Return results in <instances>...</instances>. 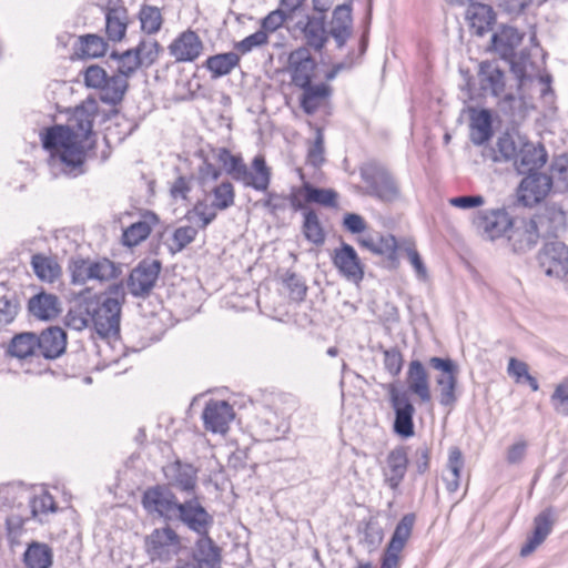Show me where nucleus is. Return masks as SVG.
<instances>
[{
	"mask_svg": "<svg viewBox=\"0 0 568 568\" xmlns=\"http://www.w3.org/2000/svg\"><path fill=\"white\" fill-rule=\"evenodd\" d=\"M99 114V102L87 98L75 106L65 125L45 130L42 144L50 151L51 162L69 176L84 173L87 141L93 134V122Z\"/></svg>",
	"mask_w": 568,
	"mask_h": 568,
	"instance_id": "nucleus-1",
	"label": "nucleus"
},
{
	"mask_svg": "<svg viewBox=\"0 0 568 568\" xmlns=\"http://www.w3.org/2000/svg\"><path fill=\"white\" fill-rule=\"evenodd\" d=\"M524 33L513 27L505 26L491 37L494 50L505 60L509 61L511 72L518 81L519 90H524L529 83L538 80L545 82V78L538 73L537 68L530 61L529 55L521 54L515 60V49L521 43Z\"/></svg>",
	"mask_w": 568,
	"mask_h": 568,
	"instance_id": "nucleus-2",
	"label": "nucleus"
},
{
	"mask_svg": "<svg viewBox=\"0 0 568 568\" xmlns=\"http://www.w3.org/2000/svg\"><path fill=\"white\" fill-rule=\"evenodd\" d=\"M124 288L122 284H112L108 296L102 301L90 298L91 324L103 338H116L120 334Z\"/></svg>",
	"mask_w": 568,
	"mask_h": 568,
	"instance_id": "nucleus-3",
	"label": "nucleus"
},
{
	"mask_svg": "<svg viewBox=\"0 0 568 568\" xmlns=\"http://www.w3.org/2000/svg\"><path fill=\"white\" fill-rule=\"evenodd\" d=\"M217 160L224 166L225 172L235 181L246 187L265 192L271 183V169L266 165L262 155H256L252 161L251 171L240 155L232 154L227 149H219Z\"/></svg>",
	"mask_w": 568,
	"mask_h": 568,
	"instance_id": "nucleus-4",
	"label": "nucleus"
},
{
	"mask_svg": "<svg viewBox=\"0 0 568 568\" xmlns=\"http://www.w3.org/2000/svg\"><path fill=\"white\" fill-rule=\"evenodd\" d=\"M206 199H211V203L206 201H197L192 210L186 214V219L196 224L199 229H205L217 215V211H225L234 205L235 191L230 181H222L205 190Z\"/></svg>",
	"mask_w": 568,
	"mask_h": 568,
	"instance_id": "nucleus-5",
	"label": "nucleus"
},
{
	"mask_svg": "<svg viewBox=\"0 0 568 568\" xmlns=\"http://www.w3.org/2000/svg\"><path fill=\"white\" fill-rule=\"evenodd\" d=\"M361 178L366 193L382 202H394L400 196V189L392 173L381 163L371 161L361 168Z\"/></svg>",
	"mask_w": 568,
	"mask_h": 568,
	"instance_id": "nucleus-6",
	"label": "nucleus"
},
{
	"mask_svg": "<svg viewBox=\"0 0 568 568\" xmlns=\"http://www.w3.org/2000/svg\"><path fill=\"white\" fill-rule=\"evenodd\" d=\"M69 270L71 272V282L74 285H84L89 281L106 282L116 276V267L108 258H72Z\"/></svg>",
	"mask_w": 568,
	"mask_h": 568,
	"instance_id": "nucleus-7",
	"label": "nucleus"
},
{
	"mask_svg": "<svg viewBox=\"0 0 568 568\" xmlns=\"http://www.w3.org/2000/svg\"><path fill=\"white\" fill-rule=\"evenodd\" d=\"M389 403L395 413L394 432L404 438L414 435L415 407L406 390L398 389L394 384L387 386Z\"/></svg>",
	"mask_w": 568,
	"mask_h": 568,
	"instance_id": "nucleus-8",
	"label": "nucleus"
},
{
	"mask_svg": "<svg viewBox=\"0 0 568 568\" xmlns=\"http://www.w3.org/2000/svg\"><path fill=\"white\" fill-rule=\"evenodd\" d=\"M174 520L181 521L196 534H207L213 525V517L203 507L196 494H192L191 498L184 501H179Z\"/></svg>",
	"mask_w": 568,
	"mask_h": 568,
	"instance_id": "nucleus-9",
	"label": "nucleus"
},
{
	"mask_svg": "<svg viewBox=\"0 0 568 568\" xmlns=\"http://www.w3.org/2000/svg\"><path fill=\"white\" fill-rule=\"evenodd\" d=\"M179 499L166 485H156L148 488L142 496V506L151 515L165 520H174Z\"/></svg>",
	"mask_w": 568,
	"mask_h": 568,
	"instance_id": "nucleus-10",
	"label": "nucleus"
},
{
	"mask_svg": "<svg viewBox=\"0 0 568 568\" xmlns=\"http://www.w3.org/2000/svg\"><path fill=\"white\" fill-rule=\"evenodd\" d=\"M429 365L442 375L436 378L439 388V403L445 407H453L457 402L455 394L457 386L458 367L450 358L430 357Z\"/></svg>",
	"mask_w": 568,
	"mask_h": 568,
	"instance_id": "nucleus-11",
	"label": "nucleus"
},
{
	"mask_svg": "<svg viewBox=\"0 0 568 568\" xmlns=\"http://www.w3.org/2000/svg\"><path fill=\"white\" fill-rule=\"evenodd\" d=\"M414 524V514H407L398 521L385 549L379 568H399L400 552L412 536Z\"/></svg>",
	"mask_w": 568,
	"mask_h": 568,
	"instance_id": "nucleus-12",
	"label": "nucleus"
},
{
	"mask_svg": "<svg viewBox=\"0 0 568 568\" xmlns=\"http://www.w3.org/2000/svg\"><path fill=\"white\" fill-rule=\"evenodd\" d=\"M538 262L547 276L564 278L568 274V247L562 242H548L538 253Z\"/></svg>",
	"mask_w": 568,
	"mask_h": 568,
	"instance_id": "nucleus-13",
	"label": "nucleus"
},
{
	"mask_svg": "<svg viewBox=\"0 0 568 568\" xmlns=\"http://www.w3.org/2000/svg\"><path fill=\"white\" fill-rule=\"evenodd\" d=\"M331 257L333 265L347 281L359 283L364 278L365 265L351 244L342 242Z\"/></svg>",
	"mask_w": 568,
	"mask_h": 568,
	"instance_id": "nucleus-14",
	"label": "nucleus"
},
{
	"mask_svg": "<svg viewBox=\"0 0 568 568\" xmlns=\"http://www.w3.org/2000/svg\"><path fill=\"white\" fill-rule=\"evenodd\" d=\"M474 225L485 240L494 241L513 226V221L505 209H493L479 212Z\"/></svg>",
	"mask_w": 568,
	"mask_h": 568,
	"instance_id": "nucleus-15",
	"label": "nucleus"
},
{
	"mask_svg": "<svg viewBox=\"0 0 568 568\" xmlns=\"http://www.w3.org/2000/svg\"><path fill=\"white\" fill-rule=\"evenodd\" d=\"M552 189V178L546 173L536 172L526 175L517 190L518 201L527 206L532 207L540 203Z\"/></svg>",
	"mask_w": 568,
	"mask_h": 568,
	"instance_id": "nucleus-16",
	"label": "nucleus"
},
{
	"mask_svg": "<svg viewBox=\"0 0 568 568\" xmlns=\"http://www.w3.org/2000/svg\"><path fill=\"white\" fill-rule=\"evenodd\" d=\"M146 550L152 560L168 561L180 548V537L170 527L154 529L146 538Z\"/></svg>",
	"mask_w": 568,
	"mask_h": 568,
	"instance_id": "nucleus-17",
	"label": "nucleus"
},
{
	"mask_svg": "<svg viewBox=\"0 0 568 568\" xmlns=\"http://www.w3.org/2000/svg\"><path fill=\"white\" fill-rule=\"evenodd\" d=\"M163 474L170 488H176L187 495L195 494L197 468L192 464L176 459L163 467Z\"/></svg>",
	"mask_w": 568,
	"mask_h": 568,
	"instance_id": "nucleus-18",
	"label": "nucleus"
},
{
	"mask_svg": "<svg viewBox=\"0 0 568 568\" xmlns=\"http://www.w3.org/2000/svg\"><path fill=\"white\" fill-rule=\"evenodd\" d=\"M161 270L158 260L142 261L134 267L128 278L126 286L133 296H144L153 288Z\"/></svg>",
	"mask_w": 568,
	"mask_h": 568,
	"instance_id": "nucleus-19",
	"label": "nucleus"
},
{
	"mask_svg": "<svg viewBox=\"0 0 568 568\" xmlns=\"http://www.w3.org/2000/svg\"><path fill=\"white\" fill-rule=\"evenodd\" d=\"M315 68L316 62L308 49L298 48L290 53L286 71L294 85L307 87L312 81Z\"/></svg>",
	"mask_w": 568,
	"mask_h": 568,
	"instance_id": "nucleus-20",
	"label": "nucleus"
},
{
	"mask_svg": "<svg viewBox=\"0 0 568 568\" xmlns=\"http://www.w3.org/2000/svg\"><path fill=\"white\" fill-rule=\"evenodd\" d=\"M233 418V407L224 400H210L202 413L205 429L214 434H225Z\"/></svg>",
	"mask_w": 568,
	"mask_h": 568,
	"instance_id": "nucleus-21",
	"label": "nucleus"
},
{
	"mask_svg": "<svg viewBox=\"0 0 568 568\" xmlns=\"http://www.w3.org/2000/svg\"><path fill=\"white\" fill-rule=\"evenodd\" d=\"M547 162V152L540 144L520 142V148L513 165L518 174L538 172Z\"/></svg>",
	"mask_w": 568,
	"mask_h": 568,
	"instance_id": "nucleus-22",
	"label": "nucleus"
},
{
	"mask_svg": "<svg viewBox=\"0 0 568 568\" xmlns=\"http://www.w3.org/2000/svg\"><path fill=\"white\" fill-rule=\"evenodd\" d=\"M168 49L176 62H192L201 55L203 42L194 31L186 30L175 38Z\"/></svg>",
	"mask_w": 568,
	"mask_h": 568,
	"instance_id": "nucleus-23",
	"label": "nucleus"
},
{
	"mask_svg": "<svg viewBox=\"0 0 568 568\" xmlns=\"http://www.w3.org/2000/svg\"><path fill=\"white\" fill-rule=\"evenodd\" d=\"M408 466V454L405 446H397L386 457V465L383 469L384 480L392 488L396 489L403 481Z\"/></svg>",
	"mask_w": 568,
	"mask_h": 568,
	"instance_id": "nucleus-24",
	"label": "nucleus"
},
{
	"mask_svg": "<svg viewBox=\"0 0 568 568\" xmlns=\"http://www.w3.org/2000/svg\"><path fill=\"white\" fill-rule=\"evenodd\" d=\"M555 524V516L550 508L542 510L534 519L532 534L527 538L520 549V556L527 557L531 555L551 532Z\"/></svg>",
	"mask_w": 568,
	"mask_h": 568,
	"instance_id": "nucleus-25",
	"label": "nucleus"
},
{
	"mask_svg": "<svg viewBox=\"0 0 568 568\" xmlns=\"http://www.w3.org/2000/svg\"><path fill=\"white\" fill-rule=\"evenodd\" d=\"M540 237V229L535 219L524 220L516 225L508 236L513 250L525 253L536 246Z\"/></svg>",
	"mask_w": 568,
	"mask_h": 568,
	"instance_id": "nucleus-26",
	"label": "nucleus"
},
{
	"mask_svg": "<svg viewBox=\"0 0 568 568\" xmlns=\"http://www.w3.org/2000/svg\"><path fill=\"white\" fill-rule=\"evenodd\" d=\"M478 79L485 94L498 97L505 89V75L497 62L483 61L479 64Z\"/></svg>",
	"mask_w": 568,
	"mask_h": 568,
	"instance_id": "nucleus-27",
	"label": "nucleus"
},
{
	"mask_svg": "<svg viewBox=\"0 0 568 568\" xmlns=\"http://www.w3.org/2000/svg\"><path fill=\"white\" fill-rule=\"evenodd\" d=\"M408 392L416 395L420 403H428L432 399L429 376L419 361H412L407 371Z\"/></svg>",
	"mask_w": 568,
	"mask_h": 568,
	"instance_id": "nucleus-28",
	"label": "nucleus"
},
{
	"mask_svg": "<svg viewBox=\"0 0 568 568\" xmlns=\"http://www.w3.org/2000/svg\"><path fill=\"white\" fill-rule=\"evenodd\" d=\"M201 537L195 542L193 562L200 568H221V550L207 534H199Z\"/></svg>",
	"mask_w": 568,
	"mask_h": 568,
	"instance_id": "nucleus-29",
	"label": "nucleus"
},
{
	"mask_svg": "<svg viewBox=\"0 0 568 568\" xmlns=\"http://www.w3.org/2000/svg\"><path fill=\"white\" fill-rule=\"evenodd\" d=\"M38 339V353L45 358H57L64 351L67 346V335L60 327H50L43 331Z\"/></svg>",
	"mask_w": 568,
	"mask_h": 568,
	"instance_id": "nucleus-30",
	"label": "nucleus"
},
{
	"mask_svg": "<svg viewBox=\"0 0 568 568\" xmlns=\"http://www.w3.org/2000/svg\"><path fill=\"white\" fill-rule=\"evenodd\" d=\"M466 19L475 34L484 36L491 29L496 16L490 6L483 2H475L468 6Z\"/></svg>",
	"mask_w": 568,
	"mask_h": 568,
	"instance_id": "nucleus-31",
	"label": "nucleus"
},
{
	"mask_svg": "<svg viewBox=\"0 0 568 568\" xmlns=\"http://www.w3.org/2000/svg\"><path fill=\"white\" fill-rule=\"evenodd\" d=\"M256 429L263 439L275 440L283 437L288 429V424L276 412L266 409L257 416Z\"/></svg>",
	"mask_w": 568,
	"mask_h": 568,
	"instance_id": "nucleus-32",
	"label": "nucleus"
},
{
	"mask_svg": "<svg viewBox=\"0 0 568 568\" xmlns=\"http://www.w3.org/2000/svg\"><path fill=\"white\" fill-rule=\"evenodd\" d=\"M352 33V10L347 4L338 6L333 11L329 34L338 48H342Z\"/></svg>",
	"mask_w": 568,
	"mask_h": 568,
	"instance_id": "nucleus-33",
	"label": "nucleus"
},
{
	"mask_svg": "<svg viewBox=\"0 0 568 568\" xmlns=\"http://www.w3.org/2000/svg\"><path fill=\"white\" fill-rule=\"evenodd\" d=\"M28 310L34 317L50 321L59 315L61 307L55 295L41 292L29 300Z\"/></svg>",
	"mask_w": 568,
	"mask_h": 568,
	"instance_id": "nucleus-34",
	"label": "nucleus"
},
{
	"mask_svg": "<svg viewBox=\"0 0 568 568\" xmlns=\"http://www.w3.org/2000/svg\"><path fill=\"white\" fill-rule=\"evenodd\" d=\"M539 229H544L548 236H558L566 227V213L561 206L549 204L536 219Z\"/></svg>",
	"mask_w": 568,
	"mask_h": 568,
	"instance_id": "nucleus-35",
	"label": "nucleus"
},
{
	"mask_svg": "<svg viewBox=\"0 0 568 568\" xmlns=\"http://www.w3.org/2000/svg\"><path fill=\"white\" fill-rule=\"evenodd\" d=\"M158 223L154 213L148 212L143 219L132 223L123 231L122 243L125 246L133 247L144 241L151 233L152 226Z\"/></svg>",
	"mask_w": 568,
	"mask_h": 568,
	"instance_id": "nucleus-36",
	"label": "nucleus"
},
{
	"mask_svg": "<svg viewBox=\"0 0 568 568\" xmlns=\"http://www.w3.org/2000/svg\"><path fill=\"white\" fill-rule=\"evenodd\" d=\"M357 243L373 254L385 255L390 258L394 257L397 248V241L390 234H367L358 237Z\"/></svg>",
	"mask_w": 568,
	"mask_h": 568,
	"instance_id": "nucleus-37",
	"label": "nucleus"
},
{
	"mask_svg": "<svg viewBox=\"0 0 568 568\" xmlns=\"http://www.w3.org/2000/svg\"><path fill=\"white\" fill-rule=\"evenodd\" d=\"M129 83L125 77L121 74H113L106 77L105 83L102 84L100 90V100L110 105L119 104L128 90Z\"/></svg>",
	"mask_w": 568,
	"mask_h": 568,
	"instance_id": "nucleus-38",
	"label": "nucleus"
},
{
	"mask_svg": "<svg viewBox=\"0 0 568 568\" xmlns=\"http://www.w3.org/2000/svg\"><path fill=\"white\" fill-rule=\"evenodd\" d=\"M240 55L236 52H225L211 55L204 67L211 72L212 79L230 74L240 64Z\"/></svg>",
	"mask_w": 568,
	"mask_h": 568,
	"instance_id": "nucleus-39",
	"label": "nucleus"
},
{
	"mask_svg": "<svg viewBox=\"0 0 568 568\" xmlns=\"http://www.w3.org/2000/svg\"><path fill=\"white\" fill-rule=\"evenodd\" d=\"M146 49V44H140L135 50H126L119 57V67L118 74L125 77H130L142 63H151L153 61V57H151L152 51L148 53L146 57H142V53Z\"/></svg>",
	"mask_w": 568,
	"mask_h": 568,
	"instance_id": "nucleus-40",
	"label": "nucleus"
},
{
	"mask_svg": "<svg viewBox=\"0 0 568 568\" xmlns=\"http://www.w3.org/2000/svg\"><path fill=\"white\" fill-rule=\"evenodd\" d=\"M27 568H50L53 562L52 549L43 542H31L23 554Z\"/></svg>",
	"mask_w": 568,
	"mask_h": 568,
	"instance_id": "nucleus-41",
	"label": "nucleus"
},
{
	"mask_svg": "<svg viewBox=\"0 0 568 568\" xmlns=\"http://www.w3.org/2000/svg\"><path fill=\"white\" fill-rule=\"evenodd\" d=\"M301 89H303L301 106L307 114H313L332 91L331 87L324 83L315 85L310 83L307 87H301Z\"/></svg>",
	"mask_w": 568,
	"mask_h": 568,
	"instance_id": "nucleus-42",
	"label": "nucleus"
},
{
	"mask_svg": "<svg viewBox=\"0 0 568 568\" xmlns=\"http://www.w3.org/2000/svg\"><path fill=\"white\" fill-rule=\"evenodd\" d=\"M38 352V339L34 333H20L16 335L9 346L8 353L19 359L28 358Z\"/></svg>",
	"mask_w": 568,
	"mask_h": 568,
	"instance_id": "nucleus-43",
	"label": "nucleus"
},
{
	"mask_svg": "<svg viewBox=\"0 0 568 568\" xmlns=\"http://www.w3.org/2000/svg\"><path fill=\"white\" fill-rule=\"evenodd\" d=\"M128 12L125 8H113L105 12V31L110 40L120 41L126 31Z\"/></svg>",
	"mask_w": 568,
	"mask_h": 568,
	"instance_id": "nucleus-44",
	"label": "nucleus"
},
{
	"mask_svg": "<svg viewBox=\"0 0 568 568\" xmlns=\"http://www.w3.org/2000/svg\"><path fill=\"white\" fill-rule=\"evenodd\" d=\"M471 141L479 145L488 141L491 136V116L488 110H480L471 115L470 122Z\"/></svg>",
	"mask_w": 568,
	"mask_h": 568,
	"instance_id": "nucleus-45",
	"label": "nucleus"
},
{
	"mask_svg": "<svg viewBox=\"0 0 568 568\" xmlns=\"http://www.w3.org/2000/svg\"><path fill=\"white\" fill-rule=\"evenodd\" d=\"M303 217L302 231L305 239L314 245H323L326 234L317 213L307 209L303 212Z\"/></svg>",
	"mask_w": 568,
	"mask_h": 568,
	"instance_id": "nucleus-46",
	"label": "nucleus"
},
{
	"mask_svg": "<svg viewBox=\"0 0 568 568\" xmlns=\"http://www.w3.org/2000/svg\"><path fill=\"white\" fill-rule=\"evenodd\" d=\"M298 193H303L307 203H316L327 207L337 206L338 194L332 189H318L305 182Z\"/></svg>",
	"mask_w": 568,
	"mask_h": 568,
	"instance_id": "nucleus-47",
	"label": "nucleus"
},
{
	"mask_svg": "<svg viewBox=\"0 0 568 568\" xmlns=\"http://www.w3.org/2000/svg\"><path fill=\"white\" fill-rule=\"evenodd\" d=\"M90 300H84L69 310L64 324L74 331H82L91 324Z\"/></svg>",
	"mask_w": 568,
	"mask_h": 568,
	"instance_id": "nucleus-48",
	"label": "nucleus"
},
{
	"mask_svg": "<svg viewBox=\"0 0 568 568\" xmlns=\"http://www.w3.org/2000/svg\"><path fill=\"white\" fill-rule=\"evenodd\" d=\"M106 44L103 39L95 34H87L78 39L75 54L79 58H99L104 54Z\"/></svg>",
	"mask_w": 568,
	"mask_h": 568,
	"instance_id": "nucleus-49",
	"label": "nucleus"
},
{
	"mask_svg": "<svg viewBox=\"0 0 568 568\" xmlns=\"http://www.w3.org/2000/svg\"><path fill=\"white\" fill-rule=\"evenodd\" d=\"M303 33L310 47L321 50L327 41L324 21L320 18H310L304 26Z\"/></svg>",
	"mask_w": 568,
	"mask_h": 568,
	"instance_id": "nucleus-50",
	"label": "nucleus"
},
{
	"mask_svg": "<svg viewBox=\"0 0 568 568\" xmlns=\"http://www.w3.org/2000/svg\"><path fill=\"white\" fill-rule=\"evenodd\" d=\"M520 142H516L509 134L500 136L497 141L496 149L491 150V159L494 162H511L516 160Z\"/></svg>",
	"mask_w": 568,
	"mask_h": 568,
	"instance_id": "nucleus-51",
	"label": "nucleus"
},
{
	"mask_svg": "<svg viewBox=\"0 0 568 568\" xmlns=\"http://www.w3.org/2000/svg\"><path fill=\"white\" fill-rule=\"evenodd\" d=\"M37 276L41 280L52 282L59 275V267L51 260L42 255H34L31 261Z\"/></svg>",
	"mask_w": 568,
	"mask_h": 568,
	"instance_id": "nucleus-52",
	"label": "nucleus"
},
{
	"mask_svg": "<svg viewBox=\"0 0 568 568\" xmlns=\"http://www.w3.org/2000/svg\"><path fill=\"white\" fill-rule=\"evenodd\" d=\"M140 21L142 30L152 34L160 30L162 16L156 7L144 6L140 11Z\"/></svg>",
	"mask_w": 568,
	"mask_h": 568,
	"instance_id": "nucleus-53",
	"label": "nucleus"
},
{
	"mask_svg": "<svg viewBox=\"0 0 568 568\" xmlns=\"http://www.w3.org/2000/svg\"><path fill=\"white\" fill-rule=\"evenodd\" d=\"M324 134L321 129H316L314 141L308 144L307 163L314 168H320L325 162Z\"/></svg>",
	"mask_w": 568,
	"mask_h": 568,
	"instance_id": "nucleus-54",
	"label": "nucleus"
},
{
	"mask_svg": "<svg viewBox=\"0 0 568 568\" xmlns=\"http://www.w3.org/2000/svg\"><path fill=\"white\" fill-rule=\"evenodd\" d=\"M552 186L558 192L568 191V160L558 159L551 165Z\"/></svg>",
	"mask_w": 568,
	"mask_h": 568,
	"instance_id": "nucleus-55",
	"label": "nucleus"
},
{
	"mask_svg": "<svg viewBox=\"0 0 568 568\" xmlns=\"http://www.w3.org/2000/svg\"><path fill=\"white\" fill-rule=\"evenodd\" d=\"M550 400L556 413L568 416V377L557 384Z\"/></svg>",
	"mask_w": 568,
	"mask_h": 568,
	"instance_id": "nucleus-56",
	"label": "nucleus"
},
{
	"mask_svg": "<svg viewBox=\"0 0 568 568\" xmlns=\"http://www.w3.org/2000/svg\"><path fill=\"white\" fill-rule=\"evenodd\" d=\"M197 234V229L185 225L178 227L172 235V252H180L192 243Z\"/></svg>",
	"mask_w": 568,
	"mask_h": 568,
	"instance_id": "nucleus-57",
	"label": "nucleus"
},
{
	"mask_svg": "<svg viewBox=\"0 0 568 568\" xmlns=\"http://www.w3.org/2000/svg\"><path fill=\"white\" fill-rule=\"evenodd\" d=\"M268 41V36L265 31L257 30L253 34L244 38L243 40L235 43L234 48L242 54L251 52L254 48L262 47Z\"/></svg>",
	"mask_w": 568,
	"mask_h": 568,
	"instance_id": "nucleus-58",
	"label": "nucleus"
},
{
	"mask_svg": "<svg viewBox=\"0 0 568 568\" xmlns=\"http://www.w3.org/2000/svg\"><path fill=\"white\" fill-rule=\"evenodd\" d=\"M384 367L392 376H397L400 373L403 356L396 347L384 351Z\"/></svg>",
	"mask_w": 568,
	"mask_h": 568,
	"instance_id": "nucleus-59",
	"label": "nucleus"
},
{
	"mask_svg": "<svg viewBox=\"0 0 568 568\" xmlns=\"http://www.w3.org/2000/svg\"><path fill=\"white\" fill-rule=\"evenodd\" d=\"M106 77L105 70L99 65H90L84 70V83L89 88L100 89Z\"/></svg>",
	"mask_w": 568,
	"mask_h": 568,
	"instance_id": "nucleus-60",
	"label": "nucleus"
},
{
	"mask_svg": "<svg viewBox=\"0 0 568 568\" xmlns=\"http://www.w3.org/2000/svg\"><path fill=\"white\" fill-rule=\"evenodd\" d=\"M31 510L33 516L39 514H48L49 511H55V503L51 495L42 494L37 496L31 501Z\"/></svg>",
	"mask_w": 568,
	"mask_h": 568,
	"instance_id": "nucleus-61",
	"label": "nucleus"
},
{
	"mask_svg": "<svg viewBox=\"0 0 568 568\" xmlns=\"http://www.w3.org/2000/svg\"><path fill=\"white\" fill-rule=\"evenodd\" d=\"M286 18H287V16L283 10L276 9V10L270 12L262 20V24H261L262 30L265 31L266 33L274 32L283 26Z\"/></svg>",
	"mask_w": 568,
	"mask_h": 568,
	"instance_id": "nucleus-62",
	"label": "nucleus"
},
{
	"mask_svg": "<svg viewBox=\"0 0 568 568\" xmlns=\"http://www.w3.org/2000/svg\"><path fill=\"white\" fill-rule=\"evenodd\" d=\"M221 176V170L207 161L199 169V180L203 189L209 187L210 182H216Z\"/></svg>",
	"mask_w": 568,
	"mask_h": 568,
	"instance_id": "nucleus-63",
	"label": "nucleus"
},
{
	"mask_svg": "<svg viewBox=\"0 0 568 568\" xmlns=\"http://www.w3.org/2000/svg\"><path fill=\"white\" fill-rule=\"evenodd\" d=\"M193 185L192 176H179L171 186V195L173 199L185 200L191 192Z\"/></svg>",
	"mask_w": 568,
	"mask_h": 568,
	"instance_id": "nucleus-64",
	"label": "nucleus"
}]
</instances>
